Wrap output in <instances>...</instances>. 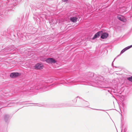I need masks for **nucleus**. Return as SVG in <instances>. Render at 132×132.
Masks as SVG:
<instances>
[{
    "mask_svg": "<svg viewBox=\"0 0 132 132\" xmlns=\"http://www.w3.org/2000/svg\"><path fill=\"white\" fill-rule=\"evenodd\" d=\"M46 62L48 63L54 64L57 62V61L55 59L50 58H48L46 60Z\"/></svg>",
    "mask_w": 132,
    "mask_h": 132,
    "instance_id": "nucleus-1",
    "label": "nucleus"
},
{
    "mask_svg": "<svg viewBox=\"0 0 132 132\" xmlns=\"http://www.w3.org/2000/svg\"><path fill=\"white\" fill-rule=\"evenodd\" d=\"M35 67L36 69H41L43 68V65L41 63H38L35 65Z\"/></svg>",
    "mask_w": 132,
    "mask_h": 132,
    "instance_id": "nucleus-2",
    "label": "nucleus"
},
{
    "mask_svg": "<svg viewBox=\"0 0 132 132\" xmlns=\"http://www.w3.org/2000/svg\"><path fill=\"white\" fill-rule=\"evenodd\" d=\"M20 75V73L18 72H13L10 74V76L12 78H15Z\"/></svg>",
    "mask_w": 132,
    "mask_h": 132,
    "instance_id": "nucleus-3",
    "label": "nucleus"
},
{
    "mask_svg": "<svg viewBox=\"0 0 132 132\" xmlns=\"http://www.w3.org/2000/svg\"><path fill=\"white\" fill-rule=\"evenodd\" d=\"M117 18L119 20L123 22H125L126 21V20L125 18L122 15H118L117 16Z\"/></svg>",
    "mask_w": 132,
    "mask_h": 132,
    "instance_id": "nucleus-4",
    "label": "nucleus"
},
{
    "mask_svg": "<svg viewBox=\"0 0 132 132\" xmlns=\"http://www.w3.org/2000/svg\"><path fill=\"white\" fill-rule=\"evenodd\" d=\"M108 36V34L106 33H103L101 36V38L102 39H104L106 38Z\"/></svg>",
    "mask_w": 132,
    "mask_h": 132,
    "instance_id": "nucleus-5",
    "label": "nucleus"
},
{
    "mask_svg": "<svg viewBox=\"0 0 132 132\" xmlns=\"http://www.w3.org/2000/svg\"><path fill=\"white\" fill-rule=\"evenodd\" d=\"M132 47V45L128 46L123 49L121 52V53L122 54L125 51Z\"/></svg>",
    "mask_w": 132,
    "mask_h": 132,
    "instance_id": "nucleus-6",
    "label": "nucleus"
},
{
    "mask_svg": "<svg viewBox=\"0 0 132 132\" xmlns=\"http://www.w3.org/2000/svg\"><path fill=\"white\" fill-rule=\"evenodd\" d=\"M78 18L76 17H73L71 18L70 19V20L73 22H76L77 21Z\"/></svg>",
    "mask_w": 132,
    "mask_h": 132,
    "instance_id": "nucleus-7",
    "label": "nucleus"
},
{
    "mask_svg": "<svg viewBox=\"0 0 132 132\" xmlns=\"http://www.w3.org/2000/svg\"><path fill=\"white\" fill-rule=\"evenodd\" d=\"M100 33L101 32H98L94 35L93 37V39H95L98 37L99 36L100 34Z\"/></svg>",
    "mask_w": 132,
    "mask_h": 132,
    "instance_id": "nucleus-8",
    "label": "nucleus"
},
{
    "mask_svg": "<svg viewBox=\"0 0 132 132\" xmlns=\"http://www.w3.org/2000/svg\"><path fill=\"white\" fill-rule=\"evenodd\" d=\"M127 79L128 80L132 82V76L128 78Z\"/></svg>",
    "mask_w": 132,
    "mask_h": 132,
    "instance_id": "nucleus-9",
    "label": "nucleus"
},
{
    "mask_svg": "<svg viewBox=\"0 0 132 132\" xmlns=\"http://www.w3.org/2000/svg\"><path fill=\"white\" fill-rule=\"evenodd\" d=\"M63 1L66 2L68 1V0H62Z\"/></svg>",
    "mask_w": 132,
    "mask_h": 132,
    "instance_id": "nucleus-10",
    "label": "nucleus"
}]
</instances>
